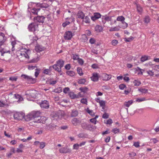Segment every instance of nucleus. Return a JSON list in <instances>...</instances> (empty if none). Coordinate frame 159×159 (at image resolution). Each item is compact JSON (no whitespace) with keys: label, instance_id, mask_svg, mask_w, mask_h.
<instances>
[{"label":"nucleus","instance_id":"obj_13","mask_svg":"<svg viewBox=\"0 0 159 159\" xmlns=\"http://www.w3.org/2000/svg\"><path fill=\"white\" fill-rule=\"evenodd\" d=\"M102 76V79L106 81L109 80L111 78V75H108L105 73L103 74Z\"/></svg>","mask_w":159,"mask_h":159},{"label":"nucleus","instance_id":"obj_55","mask_svg":"<svg viewBox=\"0 0 159 159\" xmlns=\"http://www.w3.org/2000/svg\"><path fill=\"white\" fill-rule=\"evenodd\" d=\"M39 60L38 58H34L29 61V63H35L38 62Z\"/></svg>","mask_w":159,"mask_h":159},{"label":"nucleus","instance_id":"obj_58","mask_svg":"<svg viewBox=\"0 0 159 159\" xmlns=\"http://www.w3.org/2000/svg\"><path fill=\"white\" fill-rule=\"evenodd\" d=\"M89 42L91 44H93L95 43L96 40L93 38H91L89 40Z\"/></svg>","mask_w":159,"mask_h":159},{"label":"nucleus","instance_id":"obj_39","mask_svg":"<svg viewBox=\"0 0 159 159\" xmlns=\"http://www.w3.org/2000/svg\"><path fill=\"white\" fill-rule=\"evenodd\" d=\"M18 79L17 76H11L9 77V80L12 81H16Z\"/></svg>","mask_w":159,"mask_h":159},{"label":"nucleus","instance_id":"obj_63","mask_svg":"<svg viewBox=\"0 0 159 159\" xmlns=\"http://www.w3.org/2000/svg\"><path fill=\"white\" fill-rule=\"evenodd\" d=\"M78 61L79 63L81 65H83L84 63L83 60L82 59L79 58L78 60Z\"/></svg>","mask_w":159,"mask_h":159},{"label":"nucleus","instance_id":"obj_14","mask_svg":"<svg viewBox=\"0 0 159 159\" xmlns=\"http://www.w3.org/2000/svg\"><path fill=\"white\" fill-rule=\"evenodd\" d=\"M45 17L43 16H38L37 17L34 18V20L36 21L37 22L43 23Z\"/></svg>","mask_w":159,"mask_h":159},{"label":"nucleus","instance_id":"obj_30","mask_svg":"<svg viewBox=\"0 0 159 159\" xmlns=\"http://www.w3.org/2000/svg\"><path fill=\"white\" fill-rule=\"evenodd\" d=\"M78 115V112L77 110H73L71 114L72 117H75L77 116Z\"/></svg>","mask_w":159,"mask_h":159},{"label":"nucleus","instance_id":"obj_36","mask_svg":"<svg viewBox=\"0 0 159 159\" xmlns=\"http://www.w3.org/2000/svg\"><path fill=\"white\" fill-rule=\"evenodd\" d=\"M77 71L80 75L82 76L83 75V73L82 71V70L81 68L78 67L77 69Z\"/></svg>","mask_w":159,"mask_h":159},{"label":"nucleus","instance_id":"obj_6","mask_svg":"<svg viewBox=\"0 0 159 159\" xmlns=\"http://www.w3.org/2000/svg\"><path fill=\"white\" fill-rule=\"evenodd\" d=\"M38 25L35 23H31L28 27L29 30L31 31H35L38 30Z\"/></svg>","mask_w":159,"mask_h":159},{"label":"nucleus","instance_id":"obj_54","mask_svg":"<svg viewBox=\"0 0 159 159\" xmlns=\"http://www.w3.org/2000/svg\"><path fill=\"white\" fill-rule=\"evenodd\" d=\"M122 23L123 24V25L121 26V28L123 29H125L128 26L127 24L126 23L125 21L123 22Z\"/></svg>","mask_w":159,"mask_h":159},{"label":"nucleus","instance_id":"obj_32","mask_svg":"<svg viewBox=\"0 0 159 159\" xmlns=\"http://www.w3.org/2000/svg\"><path fill=\"white\" fill-rule=\"evenodd\" d=\"M149 57L147 56L146 55H144L143 56H142L141 58V61L142 62H143L145 61H147L148 59V58Z\"/></svg>","mask_w":159,"mask_h":159},{"label":"nucleus","instance_id":"obj_62","mask_svg":"<svg viewBox=\"0 0 159 159\" xmlns=\"http://www.w3.org/2000/svg\"><path fill=\"white\" fill-rule=\"evenodd\" d=\"M79 146L78 144L76 143L73 146V148L74 149L77 150L79 149Z\"/></svg>","mask_w":159,"mask_h":159},{"label":"nucleus","instance_id":"obj_24","mask_svg":"<svg viewBox=\"0 0 159 159\" xmlns=\"http://www.w3.org/2000/svg\"><path fill=\"white\" fill-rule=\"evenodd\" d=\"M83 19V23L85 22L86 24H89L90 20L89 18L87 16H86Z\"/></svg>","mask_w":159,"mask_h":159},{"label":"nucleus","instance_id":"obj_17","mask_svg":"<svg viewBox=\"0 0 159 159\" xmlns=\"http://www.w3.org/2000/svg\"><path fill=\"white\" fill-rule=\"evenodd\" d=\"M52 68L56 71H57L59 73H60L61 72V68L59 67L57 64H55L52 66Z\"/></svg>","mask_w":159,"mask_h":159},{"label":"nucleus","instance_id":"obj_20","mask_svg":"<svg viewBox=\"0 0 159 159\" xmlns=\"http://www.w3.org/2000/svg\"><path fill=\"white\" fill-rule=\"evenodd\" d=\"M52 119L53 120H57L59 119V116L57 113H53L51 116Z\"/></svg>","mask_w":159,"mask_h":159},{"label":"nucleus","instance_id":"obj_38","mask_svg":"<svg viewBox=\"0 0 159 159\" xmlns=\"http://www.w3.org/2000/svg\"><path fill=\"white\" fill-rule=\"evenodd\" d=\"M148 75L150 76H153L154 75V72L152 70H148L146 71Z\"/></svg>","mask_w":159,"mask_h":159},{"label":"nucleus","instance_id":"obj_11","mask_svg":"<svg viewBox=\"0 0 159 159\" xmlns=\"http://www.w3.org/2000/svg\"><path fill=\"white\" fill-rule=\"evenodd\" d=\"M33 115V112L32 111L28 114L26 116H25L24 119L26 121H29L32 119L34 120Z\"/></svg>","mask_w":159,"mask_h":159},{"label":"nucleus","instance_id":"obj_10","mask_svg":"<svg viewBox=\"0 0 159 159\" xmlns=\"http://www.w3.org/2000/svg\"><path fill=\"white\" fill-rule=\"evenodd\" d=\"M90 78L92 81L94 82L97 81L99 79L98 74L97 73H93Z\"/></svg>","mask_w":159,"mask_h":159},{"label":"nucleus","instance_id":"obj_7","mask_svg":"<svg viewBox=\"0 0 159 159\" xmlns=\"http://www.w3.org/2000/svg\"><path fill=\"white\" fill-rule=\"evenodd\" d=\"M59 152L61 153L66 154L70 153L71 151L70 149L66 147L61 148L59 149Z\"/></svg>","mask_w":159,"mask_h":159},{"label":"nucleus","instance_id":"obj_4","mask_svg":"<svg viewBox=\"0 0 159 159\" xmlns=\"http://www.w3.org/2000/svg\"><path fill=\"white\" fill-rule=\"evenodd\" d=\"M25 116V114L22 112H15L13 114V117L16 120H22Z\"/></svg>","mask_w":159,"mask_h":159},{"label":"nucleus","instance_id":"obj_42","mask_svg":"<svg viewBox=\"0 0 159 159\" xmlns=\"http://www.w3.org/2000/svg\"><path fill=\"white\" fill-rule=\"evenodd\" d=\"M57 82V81L56 80H48V83L51 85H54L56 84Z\"/></svg>","mask_w":159,"mask_h":159},{"label":"nucleus","instance_id":"obj_33","mask_svg":"<svg viewBox=\"0 0 159 159\" xmlns=\"http://www.w3.org/2000/svg\"><path fill=\"white\" fill-rule=\"evenodd\" d=\"M40 9H36L35 8H33L31 10V12L33 13L34 15L37 14L38 11L40 10Z\"/></svg>","mask_w":159,"mask_h":159},{"label":"nucleus","instance_id":"obj_29","mask_svg":"<svg viewBox=\"0 0 159 159\" xmlns=\"http://www.w3.org/2000/svg\"><path fill=\"white\" fill-rule=\"evenodd\" d=\"M95 31L97 32H100L102 30V26L99 25L96 26L95 28Z\"/></svg>","mask_w":159,"mask_h":159},{"label":"nucleus","instance_id":"obj_59","mask_svg":"<svg viewBox=\"0 0 159 159\" xmlns=\"http://www.w3.org/2000/svg\"><path fill=\"white\" fill-rule=\"evenodd\" d=\"M111 43L113 45L116 46L118 43V41L114 39L112 41Z\"/></svg>","mask_w":159,"mask_h":159},{"label":"nucleus","instance_id":"obj_45","mask_svg":"<svg viewBox=\"0 0 159 159\" xmlns=\"http://www.w3.org/2000/svg\"><path fill=\"white\" fill-rule=\"evenodd\" d=\"M79 90L81 92L85 93L87 92L88 88L86 87H81L79 88Z\"/></svg>","mask_w":159,"mask_h":159},{"label":"nucleus","instance_id":"obj_28","mask_svg":"<svg viewBox=\"0 0 159 159\" xmlns=\"http://www.w3.org/2000/svg\"><path fill=\"white\" fill-rule=\"evenodd\" d=\"M144 70L140 69L139 67H138L136 69V71L137 72V74L138 75H142L143 74V71H144Z\"/></svg>","mask_w":159,"mask_h":159},{"label":"nucleus","instance_id":"obj_51","mask_svg":"<svg viewBox=\"0 0 159 159\" xmlns=\"http://www.w3.org/2000/svg\"><path fill=\"white\" fill-rule=\"evenodd\" d=\"M53 92L56 93H60L62 92V89L61 88H59L57 89H54Z\"/></svg>","mask_w":159,"mask_h":159},{"label":"nucleus","instance_id":"obj_41","mask_svg":"<svg viewBox=\"0 0 159 159\" xmlns=\"http://www.w3.org/2000/svg\"><path fill=\"white\" fill-rule=\"evenodd\" d=\"M116 20L117 21H121L122 23L124 21L125 18L122 16H119L117 18Z\"/></svg>","mask_w":159,"mask_h":159},{"label":"nucleus","instance_id":"obj_47","mask_svg":"<svg viewBox=\"0 0 159 159\" xmlns=\"http://www.w3.org/2000/svg\"><path fill=\"white\" fill-rule=\"evenodd\" d=\"M72 123L75 125H76L78 123V120L77 118H74L72 120Z\"/></svg>","mask_w":159,"mask_h":159},{"label":"nucleus","instance_id":"obj_46","mask_svg":"<svg viewBox=\"0 0 159 159\" xmlns=\"http://www.w3.org/2000/svg\"><path fill=\"white\" fill-rule=\"evenodd\" d=\"M147 100V99L143 97L141 98H137L136 100V101L139 102H140L142 101H146Z\"/></svg>","mask_w":159,"mask_h":159},{"label":"nucleus","instance_id":"obj_5","mask_svg":"<svg viewBox=\"0 0 159 159\" xmlns=\"http://www.w3.org/2000/svg\"><path fill=\"white\" fill-rule=\"evenodd\" d=\"M21 77L31 84H34L36 82V79L33 78L32 76L26 75L22 74L21 75Z\"/></svg>","mask_w":159,"mask_h":159},{"label":"nucleus","instance_id":"obj_19","mask_svg":"<svg viewBox=\"0 0 159 159\" xmlns=\"http://www.w3.org/2000/svg\"><path fill=\"white\" fill-rule=\"evenodd\" d=\"M64 61L61 59H60L56 62V64L61 68L63 66Z\"/></svg>","mask_w":159,"mask_h":159},{"label":"nucleus","instance_id":"obj_37","mask_svg":"<svg viewBox=\"0 0 159 159\" xmlns=\"http://www.w3.org/2000/svg\"><path fill=\"white\" fill-rule=\"evenodd\" d=\"M133 83L135 86H139L141 84V82L138 80H135L133 82Z\"/></svg>","mask_w":159,"mask_h":159},{"label":"nucleus","instance_id":"obj_25","mask_svg":"<svg viewBox=\"0 0 159 159\" xmlns=\"http://www.w3.org/2000/svg\"><path fill=\"white\" fill-rule=\"evenodd\" d=\"M69 95L71 98L72 99L79 98L78 96H77V95L75 94L72 92H70L69 93Z\"/></svg>","mask_w":159,"mask_h":159},{"label":"nucleus","instance_id":"obj_52","mask_svg":"<svg viewBox=\"0 0 159 159\" xmlns=\"http://www.w3.org/2000/svg\"><path fill=\"white\" fill-rule=\"evenodd\" d=\"M39 148L41 149H43L45 146V143L43 142H40V143Z\"/></svg>","mask_w":159,"mask_h":159},{"label":"nucleus","instance_id":"obj_12","mask_svg":"<svg viewBox=\"0 0 159 159\" xmlns=\"http://www.w3.org/2000/svg\"><path fill=\"white\" fill-rule=\"evenodd\" d=\"M101 16V15L99 13L96 12L94 13L93 16L91 17V19L92 20L94 21L97 19L100 18Z\"/></svg>","mask_w":159,"mask_h":159},{"label":"nucleus","instance_id":"obj_43","mask_svg":"<svg viewBox=\"0 0 159 159\" xmlns=\"http://www.w3.org/2000/svg\"><path fill=\"white\" fill-rule=\"evenodd\" d=\"M150 21V18L148 16H146L144 18V23L146 24H148V23Z\"/></svg>","mask_w":159,"mask_h":159},{"label":"nucleus","instance_id":"obj_27","mask_svg":"<svg viewBox=\"0 0 159 159\" xmlns=\"http://www.w3.org/2000/svg\"><path fill=\"white\" fill-rule=\"evenodd\" d=\"M133 103V101L132 100H129L127 102H125L124 105L125 106L128 107Z\"/></svg>","mask_w":159,"mask_h":159},{"label":"nucleus","instance_id":"obj_15","mask_svg":"<svg viewBox=\"0 0 159 159\" xmlns=\"http://www.w3.org/2000/svg\"><path fill=\"white\" fill-rule=\"evenodd\" d=\"M6 39V38L5 37L4 34L1 33H0V45L3 44Z\"/></svg>","mask_w":159,"mask_h":159},{"label":"nucleus","instance_id":"obj_64","mask_svg":"<svg viewBox=\"0 0 159 159\" xmlns=\"http://www.w3.org/2000/svg\"><path fill=\"white\" fill-rule=\"evenodd\" d=\"M126 87V86L124 84H121L119 85V88L121 90L124 89Z\"/></svg>","mask_w":159,"mask_h":159},{"label":"nucleus","instance_id":"obj_53","mask_svg":"<svg viewBox=\"0 0 159 159\" xmlns=\"http://www.w3.org/2000/svg\"><path fill=\"white\" fill-rule=\"evenodd\" d=\"M80 102L84 104H87V101L86 98H82Z\"/></svg>","mask_w":159,"mask_h":159},{"label":"nucleus","instance_id":"obj_8","mask_svg":"<svg viewBox=\"0 0 159 159\" xmlns=\"http://www.w3.org/2000/svg\"><path fill=\"white\" fill-rule=\"evenodd\" d=\"M73 35L71 32L67 31L65 33L64 37L66 40H70L72 38Z\"/></svg>","mask_w":159,"mask_h":159},{"label":"nucleus","instance_id":"obj_44","mask_svg":"<svg viewBox=\"0 0 159 159\" xmlns=\"http://www.w3.org/2000/svg\"><path fill=\"white\" fill-rule=\"evenodd\" d=\"M82 41L83 42H85L87 41L88 38L85 34H83L82 35Z\"/></svg>","mask_w":159,"mask_h":159},{"label":"nucleus","instance_id":"obj_26","mask_svg":"<svg viewBox=\"0 0 159 159\" xmlns=\"http://www.w3.org/2000/svg\"><path fill=\"white\" fill-rule=\"evenodd\" d=\"M14 97L16 99H18L17 102H20L23 100V98L19 95L15 94Z\"/></svg>","mask_w":159,"mask_h":159},{"label":"nucleus","instance_id":"obj_23","mask_svg":"<svg viewBox=\"0 0 159 159\" xmlns=\"http://www.w3.org/2000/svg\"><path fill=\"white\" fill-rule=\"evenodd\" d=\"M77 16L78 18L82 19L84 17V14L82 11H79L77 13Z\"/></svg>","mask_w":159,"mask_h":159},{"label":"nucleus","instance_id":"obj_1","mask_svg":"<svg viewBox=\"0 0 159 159\" xmlns=\"http://www.w3.org/2000/svg\"><path fill=\"white\" fill-rule=\"evenodd\" d=\"M29 50L25 48L20 47L17 52V54L20 59L22 58V61L28 59L29 57L28 54Z\"/></svg>","mask_w":159,"mask_h":159},{"label":"nucleus","instance_id":"obj_56","mask_svg":"<svg viewBox=\"0 0 159 159\" xmlns=\"http://www.w3.org/2000/svg\"><path fill=\"white\" fill-rule=\"evenodd\" d=\"M133 39V37L131 36L129 38H125V41L126 42H129L132 40Z\"/></svg>","mask_w":159,"mask_h":159},{"label":"nucleus","instance_id":"obj_48","mask_svg":"<svg viewBox=\"0 0 159 159\" xmlns=\"http://www.w3.org/2000/svg\"><path fill=\"white\" fill-rule=\"evenodd\" d=\"M119 30L120 29L118 27L116 26L114 27L111 28L110 29L109 31H119Z\"/></svg>","mask_w":159,"mask_h":159},{"label":"nucleus","instance_id":"obj_9","mask_svg":"<svg viewBox=\"0 0 159 159\" xmlns=\"http://www.w3.org/2000/svg\"><path fill=\"white\" fill-rule=\"evenodd\" d=\"M40 107L42 108H48L49 107L48 102L46 100L42 101L40 104Z\"/></svg>","mask_w":159,"mask_h":159},{"label":"nucleus","instance_id":"obj_61","mask_svg":"<svg viewBox=\"0 0 159 159\" xmlns=\"http://www.w3.org/2000/svg\"><path fill=\"white\" fill-rule=\"evenodd\" d=\"M102 17L104 18V20H105L106 21H108L111 20V18L108 16H104Z\"/></svg>","mask_w":159,"mask_h":159},{"label":"nucleus","instance_id":"obj_49","mask_svg":"<svg viewBox=\"0 0 159 159\" xmlns=\"http://www.w3.org/2000/svg\"><path fill=\"white\" fill-rule=\"evenodd\" d=\"M8 106L7 104L5 103L3 101L0 100V107H5Z\"/></svg>","mask_w":159,"mask_h":159},{"label":"nucleus","instance_id":"obj_16","mask_svg":"<svg viewBox=\"0 0 159 159\" xmlns=\"http://www.w3.org/2000/svg\"><path fill=\"white\" fill-rule=\"evenodd\" d=\"M82 127L83 128L88 130L90 129L92 127L91 124L86 123H83L82 125Z\"/></svg>","mask_w":159,"mask_h":159},{"label":"nucleus","instance_id":"obj_40","mask_svg":"<svg viewBox=\"0 0 159 159\" xmlns=\"http://www.w3.org/2000/svg\"><path fill=\"white\" fill-rule=\"evenodd\" d=\"M137 10L139 13L140 14L142 12L143 9L142 7H141V6L138 4L137 5Z\"/></svg>","mask_w":159,"mask_h":159},{"label":"nucleus","instance_id":"obj_22","mask_svg":"<svg viewBox=\"0 0 159 159\" xmlns=\"http://www.w3.org/2000/svg\"><path fill=\"white\" fill-rule=\"evenodd\" d=\"M3 45H0V52L1 53V55L3 56V54L6 53L10 52V51H6L3 48Z\"/></svg>","mask_w":159,"mask_h":159},{"label":"nucleus","instance_id":"obj_2","mask_svg":"<svg viewBox=\"0 0 159 159\" xmlns=\"http://www.w3.org/2000/svg\"><path fill=\"white\" fill-rule=\"evenodd\" d=\"M39 92L34 90H28L25 92V95L28 100H30V98H36L39 95Z\"/></svg>","mask_w":159,"mask_h":159},{"label":"nucleus","instance_id":"obj_21","mask_svg":"<svg viewBox=\"0 0 159 159\" xmlns=\"http://www.w3.org/2000/svg\"><path fill=\"white\" fill-rule=\"evenodd\" d=\"M66 73L67 75L70 77H74L75 75V72L73 70L67 71L66 72Z\"/></svg>","mask_w":159,"mask_h":159},{"label":"nucleus","instance_id":"obj_50","mask_svg":"<svg viewBox=\"0 0 159 159\" xmlns=\"http://www.w3.org/2000/svg\"><path fill=\"white\" fill-rule=\"evenodd\" d=\"M99 103L100 106L102 107V109H103L105 107V102L104 101L102 100Z\"/></svg>","mask_w":159,"mask_h":159},{"label":"nucleus","instance_id":"obj_31","mask_svg":"<svg viewBox=\"0 0 159 159\" xmlns=\"http://www.w3.org/2000/svg\"><path fill=\"white\" fill-rule=\"evenodd\" d=\"M138 91L142 93H145L148 92V90L143 88H141L138 89Z\"/></svg>","mask_w":159,"mask_h":159},{"label":"nucleus","instance_id":"obj_35","mask_svg":"<svg viewBox=\"0 0 159 159\" xmlns=\"http://www.w3.org/2000/svg\"><path fill=\"white\" fill-rule=\"evenodd\" d=\"M86 82V80L85 79H81L78 80V83L79 84H84Z\"/></svg>","mask_w":159,"mask_h":159},{"label":"nucleus","instance_id":"obj_34","mask_svg":"<svg viewBox=\"0 0 159 159\" xmlns=\"http://www.w3.org/2000/svg\"><path fill=\"white\" fill-rule=\"evenodd\" d=\"M87 112L90 114V116H93L95 115V113L93 112V111L89 109L88 108H87L86 109Z\"/></svg>","mask_w":159,"mask_h":159},{"label":"nucleus","instance_id":"obj_3","mask_svg":"<svg viewBox=\"0 0 159 159\" xmlns=\"http://www.w3.org/2000/svg\"><path fill=\"white\" fill-rule=\"evenodd\" d=\"M33 112L34 118L33 122L37 123L42 122V120H41V117L40 116V112L39 111H33Z\"/></svg>","mask_w":159,"mask_h":159},{"label":"nucleus","instance_id":"obj_57","mask_svg":"<svg viewBox=\"0 0 159 159\" xmlns=\"http://www.w3.org/2000/svg\"><path fill=\"white\" fill-rule=\"evenodd\" d=\"M11 44L12 46V51H13L15 50L14 47L16 44V42L15 41H12L11 42Z\"/></svg>","mask_w":159,"mask_h":159},{"label":"nucleus","instance_id":"obj_18","mask_svg":"<svg viewBox=\"0 0 159 159\" xmlns=\"http://www.w3.org/2000/svg\"><path fill=\"white\" fill-rule=\"evenodd\" d=\"M44 49V48L41 46L37 45L35 48L36 51L38 52H40L43 51Z\"/></svg>","mask_w":159,"mask_h":159},{"label":"nucleus","instance_id":"obj_60","mask_svg":"<svg viewBox=\"0 0 159 159\" xmlns=\"http://www.w3.org/2000/svg\"><path fill=\"white\" fill-rule=\"evenodd\" d=\"M119 131V129L117 128L113 129L112 130V132H113L115 134L118 133Z\"/></svg>","mask_w":159,"mask_h":159}]
</instances>
